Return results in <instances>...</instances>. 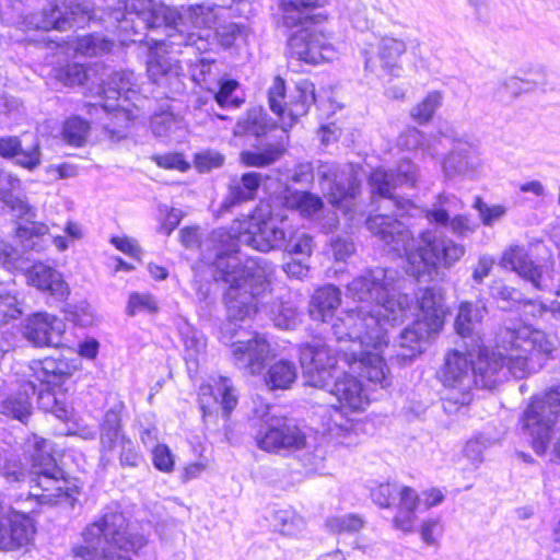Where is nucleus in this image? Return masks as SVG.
Wrapping results in <instances>:
<instances>
[{
	"label": "nucleus",
	"instance_id": "nucleus-46",
	"mask_svg": "<svg viewBox=\"0 0 560 560\" xmlns=\"http://www.w3.org/2000/svg\"><path fill=\"white\" fill-rule=\"evenodd\" d=\"M397 482H384L371 489V498L380 508H389L397 501Z\"/></svg>",
	"mask_w": 560,
	"mask_h": 560
},
{
	"label": "nucleus",
	"instance_id": "nucleus-60",
	"mask_svg": "<svg viewBox=\"0 0 560 560\" xmlns=\"http://www.w3.org/2000/svg\"><path fill=\"white\" fill-rule=\"evenodd\" d=\"M330 248L336 261H347L355 250L354 244L350 238L340 236L331 240Z\"/></svg>",
	"mask_w": 560,
	"mask_h": 560
},
{
	"label": "nucleus",
	"instance_id": "nucleus-10",
	"mask_svg": "<svg viewBox=\"0 0 560 560\" xmlns=\"http://www.w3.org/2000/svg\"><path fill=\"white\" fill-rule=\"evenodd\" d=\"M116 27L126 36V40L137 42L136 36L148 28L167 27L180 30L184 25L183 15L174 8L154 2L153 0H126L124 8L112 12Z\"/></svg>",
	"mask_w": 560,
	"mask_h": 560
},
{
	"label": "nucleus",
	"instance_id": "nucleus-56",
	"mask_svg": "<svg viewBox=\"0 0 560 560\" xmlns=\"http://www.w3.org/2000/svg\"><path fill=\"white\" fill-rule=\"evenodd\" d=\"M58 78L65 85H80L86 80V72L83 66L71 63L59 70Z\"/></svg>",
	"mask_w": 560,
	"mask_h": 560
},
{
	"label": "nucleus",
	"instance_id": "nucleus-27",
	"mask_svg": "<svg viewBox=\"0 0 560 560\" xmlns=\"http://www.w3.org/2000/svg\"><path fill=\"white\" fill-rule=\"evenodd\" d=\"M147 72L153 83L168 88L171 91L178 92L183 86V68L171 57L152 55L147 62Z\"/></svg>",
	"mask_w": 560,
	"mask_h": 560
},
{
	"label": "nucleus",
	"instance_id": "nucleus-44",
	"mask_svg": "<svg viewBox=\"0 0 560 560\" xmlns=\"http://www.w3.org/2000/svg\"><path fill=\"white\" fill-rule=\"evenodd\" d=\"M36 28L40 30H58L65 31L71 27V23L68 18H63L60 9L56 5L45 9L42 18L35 24Z\"/></svg>",
	"mask_w": 560,
	"mask_h": 560
},
{
	"label": "nucleus",
	"instance_id": "nucleus-5",
	"mask_svg": "<svg viewBox=\"0 0 560 560\" xmlns=\"http://www.w3.org/2000/svg\"><path fill=\"white\" fill-rule=\"evenodd\" d=\"M332 332L339 341L349 342L343 352L345 365L380 388L392 384L383 349L388 347L387 328L377 316L362 317L360 312H346L335 320Z\"/></svg>",
	"mask_w": 560,
	"mask_h": 560
},
{
	"label": "nucleus",
	"instance_id": "nucleus-7",
	"mask_svg": "<svg viewBox=\"0 0 560 560\" xmlns=\"http://www.w3.org/2000/svg\"><path fill=\"white\" fill-rule=\"evenodd\" d=\"M31 460L28 495L39 504H54L61 500L73 501L79 493L77 485L66 477L51 454L48 440L33 436L27 451Z\"/></svg>",
	"mask_w": 560,
	"mask_h": 560
},
{
	"label": "nucleus",
	"instance_id": "nucleus-48",
	"mask_svg": "<svg viewBox=\"0 0 560 560\" xmlns=\"http://www.w3.org/2000/svg\"><path fill=\"white\" fill-rule=\"evenodd\" d=\"M228 5L226 1H222V3H211V4H196L188 9V18L191 20V23L195 27H206L209 26L212 21V10L213 7H223Z\"/></svg>",
	"mask_w": 560,
	"mask_h": 560
},
{
	"label": "nucleus",
	"instance_id": "nucleus-51",
	"mask_svg": "<svg viewBox=\"0 0 560 560\" xmlns=\"http://www.w3.org/2000/svg\"><path fill=\"white\" fill-rule=\"evenodd\" d=\"M285 94V83L284 80L280 77H276L268 93L269 106L270 109L280 116L285 124V107L281 105V101L284 98Z\"/></svg>",
	"mask_w": 560,
	"mask_h": 560
},
{
	"label": "nucleus",
	"instance_id": "nucleus-49",
	"mask_svg": "<svg viewBox=\"0 0 560 560\" xmlns=\"http://www.w3.org/2000/svg\"><path fill=\"white\" fill-rule=\"evenodd\" d=\"M23 253L20 248L8 243L0 242V266L5 270L22 268Z\"/></svg>",
	"mask_w": 560,
	"mask_h": 560
},
{
	"label": "nucleus",
	"instance_id": "nucleus-32",
	"mask_svg": "<svg viewBox=\"0 0 560 560\" xmlns=\"http://www.w3.org/2000/svg\"><path fill=\"white\" fill-rule=\"evenodd\" d=\"M325 2L326 0H281L284 25L293 27L312 19L311 11L323 7Z\"/></svg>",
	"mask_w": 560,
	"mask_h": 560
},
{
	"label": "nucleus",
	"instance_id": "nucleus-2",
	"mask_svg": "<svg viewBox=\"0 0 560 560\" xmlns=\"http://www.w3.org/2000/svg\"><path fill=\"white\" fill-rule=\"evenodd\" d=\"M412 282L394 268H369L347 284V296L374 304L377 317L386 326L402 324L419 310V317L405 328L394 345L396 358L405 363L424 351L430 339L443 327L445 306L442 289L427 287L416 294L417 305L408 291Z\"/></svg>",
	"mask_w": 560,
	"mask_h": 560
},
{
	"label": "nucleus",
	"instance_id": "nucleus-41",
	"mask_svg": "<svg viewBox=\"0 0 560 560\" xmlns=\"http://www.w3.org/2000/svg\"><path fill=\"white\" fill-rule=\"evenodd\" d=\"M20 180L0 168V198L4 206L11 210H30L23 200L12 194V189L19 186Z\"/></svg>",
	"mask_w": 560,
	"mask_h": 560
},
{
	"label": "nucleus",
	"instance_id": "nucleus-59",
	"mask_svg": "<svg viewBox=\"0 0 560 560\" xmlns=\"http://www.w3.org/2000/svg\"><path fill=\"white\" fill-rule=\"evenodd\" d=\"M398 508L417 511L422 504V499L410 487L398 483L397 490Z\"/></svg>",
	"mask_w": 560,
	"mask_h": 560
},
{
	"label": "nucleus",
	"instance_id": "nucleus-17",
	"mask_svg": "<svg viewBox=\"0 0 560 560\" xmlns=\"http://www.w3.org/2000/svg\"><path fill=\"white\" fill-rule=\"evenodd\" d=\"M341 304V291L334 284H325L314 291L308 303V314L313 320L320 323H330V330L335 320L346 312H360L362 317L377 316V310L374 304H369L370 310L365 306L349 308L341 311L336 315Z\"/></svg>",
	"mask_w": 560,
	"mask_h": 560
},
{
	"label": "nucleus",
	"instance_id": "nucleus-54",
	"mask_svg": "<svg viewBox=\"0 0 560 560\" xmlns=\"http://www.w3.org/2000/svg\"><path fill=\"white\" fill-rule=\"evenodd\" d=\"M143 460L136 445L127 438L121 439L119 463L121 467L136 468Z\"/></svg>",
	"mask_w": 560,
	"mask_h": 560
},
{
	"label": "nucleus",
	"instance_id": "nucleus-45",
	"mask_svg": "<svg viewBox=\"0 0 560 560\" xmlns=\"http://www.w3.org/2000/svg\"><path fill=\"white\" fill-rule=\"evenodd\" d=\"M492 440L485 434H478L467 441L464 455L474 464L479 465L483 460V452L490 447Z\"/></svg>",
	"mask_w": 560,
	"mask_h": 560
},
{
	"label": "nucleus",
	"instance_id": "nucleus-21",
	"mask_svg": "<svg viewBox=\"0 0 560 560\" xmlns=\"http://www.w3.org/2000/svg\"><path fill=\"white\" fill-rule=\"evenodd\" d=\"M418 179V170L408 160H402L397 165L396 172L384 168L374 170L369 178L372 196L394 199L393 190L402 185L413 186Z\"/></svg>",
	"mask_w": 560,
	"mask_h": 560
},
{
	"label": "nucleus",
	"instance_id": "nucleus-18",
	"mask_svg": "<svg viewBox=\"0 0 560 560\" xmlns=\"http://www.w3.org/2000/svg\"><path fill=\"white\" fill-rule=\"evenodd\" d=\"M406 51L407 45L404 39L389 35L382 36L377 42L376 51H364V69L376 77H381V72L399 77L402 71L399 59Z\"/></svg>",
	"mask_w": 560,
	"mask_h": 560
},
{
	"label": "nucleus",
	"instance_id": "nucleus-14",
	"mask_svg": "<svg viewBox=\"0 0 560 560\" xmlns=\"http://www.w3.org/2000/svg\"><path fill=\"white\" fill-rule=\"evenodd\" d=\"M335 337L336 346L322 339H314L300 349V361L303 368L305 383L313 387H328L330 378L341 370L339 363L345 364L343 352L340 348H348L349 342L339 341Z\"/></svg>",
	"mask_w": 560,
	"mask_h": 560
},
{
	"label": "nucleus",
	"instance_id": "nucleus-52",
	"mask_svg": "<svg viewBox=\"0 0 560 560\" xmlns=\"http://www.w3.org/2000/svg\"><path fill=\"white\" fill-rule=\"evenodd\" d=\"M313 247V237L305 233L295 234L285 243V250L289 254L302 257H310Z\"/></svg>",
	"mask_w": 560,
	"mask_h": 560
},
{
	"label": "nucleus",
	"instance_id": "nucleus-24",
	"mask_svg": "<svg viewBox=\"0 0 560 560\" xmlns=\"http://www.w3.org/2000/svg\"><path fill=\"white\" fill-rule=\"evenodd\" d=\"M30 285L48 294L56 301H62L69 295V287L62 275L55 268L43 262L34 264L26 272Z\"/></svg>",
	"mask_w": 560,
	"mask_h": 560
},
{
	"label": "nucleus",
	"instance_id": "nucleus-29",
	"mask_svg": "<svg viewBox=\"0 0 560 560\" xmlns=\"http://www.w3.org/2000/svg\"><path fill=\"white\" fill-rule=\"evenodd\" d=\"M124 405L120 401L115 402L104 415L100 427L101 462L105 465L108 459L105 453L112 452L116 445L121 444V439L126 438L121 433V411Z\"/></svg>",
	"mask_w": 560,
	"mask_h": 560
},
{
	"label": "nucleus",
	"instance_id": "nucleus-1",
	"mask_svg": "<svg viewBox=\"0 0 560 560\" xmlns=\"http://www.w3.org/2000/svg\"><path fill=\"white\" fill-rule=\"evenodd\" d=\"M287 217L282 212H249L244 220H234L231 228L212 231L202 244L207 262L215 267L217 279L229 283L224 300L228 322L221 327V341L230 345L237 369L256 375L264 368L270 345L258 332H249L240 323L248 322L266 310L262 302L270 289L275 266L262 257H245L240 245L267 253L287 242Z\"/></svg>",
	"mask_w": 560,
	"mask_h": 560
},
{
	"label": "nucleus",
	"instance_id": "nucleus-8",
	"mask_svg": "<svg viewBox=\"0 0 560 560\" xmlns=\"http://www.w3.org/2000/svg\"><path fill=\"white\" fill-rule=\"evenodd\" d=\"M520 423L538 455L545 454L555 439L553 452L560 460V384L535 395L524 409Z\"/></svg>",
	"mask_w": 560,
	"mask_h": 560
},
{
	"label": "nucleus",
	"instance_id": "nucleus-63",
	"mask_svg": "<svg viewBox=\"0 0 560 560\" xmlns=\"http://www.w3.org/2000/svg\"><path fill=\"white\" fill-rule=\"evenodd\" d=\"M363 526L361 517L354 514H348L330 521V527L338 532L354 533Z\"/></svg>",
	"mask_w": 560,
	"mask_h": 560
},
{
	"label": "nucleus",
	"instance_id": "nucleus-39",
	"mask_svg": "<svg viewBox=\"0 0 560 560\" xmlns=\"http://www.w3.org/2000/svg\"><path fill=\"white\" fill-rule=\"evenodd\" d=\"M90 124L79 116L69 117L62 126V139L70 145L82 147L86 142Z\"/></svg>",
	"mask_w": 560,
	"mask_h": 560
},
{
	"label": "nucleus",
	"instance_id": "nucleus-19",
	"mask_svg": "<svg viewBox=\"0 0 560 560\" xmlns=\"http://www.w3.org/2000/svg\"><path fill=\"white\" fill-rule=\"evenodd\" d=\"M65 330L66 324L61 318L46 312H38L26 319L23 336L34 347L57 348L62 343Z\"/></svg>",
	"mask_w": 560,
	"mask_h": 560
},
{
	"label": "nucleus",
	"instance_id": "nucleus-36",
	"mask_svg": "<svg viewBox=\"0 0 560 560\" xmlns=\"http://www.w3.org/2000/svg\"><path fill=\"white\" fill-rule=\"evenodd\" d=\"M114 47V42L100 34H89L79 37L74 45L78 54L88 57H96L108 54Z\"/></svg>",
	"mask_w": 560,
	"mask_h": 560
},
{
	"label": "nucleus",
	"instance_id": "nucleus-4",
	"mask_svg": "<svg viewBox=\"0 0 560 560\" xmlns=\"http://www.w3.org/2000/svg\"><path fill=\"white\" fill-rule=\"evenodd\" d=\"M395 213L370 215L365 224L388 252L406 257V273L415 280L430 281L438 276L440 267L448 268L464 256V246L443 236L438 229L423 231L415 238Z\"/></svg>",
	"mask_w": 560,
	"mask_h": 560
},
{
	"label": "nucleus",
	"instance_id": "nucleus-64",
	"mask_svg": "<svg viewBox=\"0 0 560 560\" xmlns=\"http://www.w3.org/2000/svg\"><path fill=\"white\" fill-rule=\"evenodd\" d=\"M224 156L218 152H205L196 155V166L200 172H209L212 168L222 166Z\"/></svg>",
	"mask_w": 560,
	"mask_h": 560
},
{
	"label": "nucleus",
	"instance_id": "nucleus-37",
	"mask_svg": "<svg viewBox=\"0 0 560 560\" xmlns=\"http://www.w3.org/2000/svg\"><path fill=\"white\" fill-rule=\"evenodd\" d=\"M537 84L517 77H510L499 81L493 92V97L499 102H508L516 98L522 93L533 90Z\"/></svg>",
	"mask_w": 560,
	"mask_h": 560
},
{
	"label": "nucleus",
	"instance_id": "nucleus-38",
	"mask_svg": "<svg viewBox=\"0 0 560 560\" xmlns=\"http://www.w3.org/2000/svg\"><path fill=\"white\" fill-rule=\"evenodd\" d=\"M283 206L289 210H320L322 199L310 191L285 189Z\"/></svg>",
	"mask_w": 560,
	"mask_h": 560
},
{
	"label": "nucleus",
	"instance_id": "nucleus-35",
	"mask_svg": "<svg viewBox=\"0 0 560 560\" xmlns=\"http://www.w3.org/2000/svg\"><path fill=\"white\" fill-rule=\"evenodd\" d=\"M266 114L260 107L250 108L235 125L233 133L236 137H260L267 132Z\"/></svg>",
	"mask_w": 560,
	"mask_h": 560
},
{
	"label": "nucleus",
	"instance_id": "nucleus-33",
	"mask_svg": "<svg viewBox=\"0 0 560 560\" xmlns=\"http://www.w3.org/2000/svg\"><path fill=\"white\" fill-rule=\"evenodd\" d=\"M285 152L281 142L267 143L256 150L242 151L240 161L248 167H266L277 162Z\"/></svg>",
	"mask_w": 560,
	"mask_h": 560
},
{
	"label": "nucleus",
	"instance_id": "nucleus-15",
	"mask_svg": "<svg viewBox=\"0 0 560 560\" xmlns=\"http://www.w3.org/2000/svg\"><path fill=\"white\" fill-rule=\"evenodd\" d=\"M32 377L40 385L36 390L39 409L52 413L58 419H67L68 409L58 397L54 387L65 383L71 375V366L65 359L45 358L32 361L30 364Z\"/></svg>",
	"mask_w": 560,
	"mask_h": 560
},
{
	"label": "nucleus",
	"instance_id": "nucleus-3",
	"mask_svg": "<svg viewBox=\"0 0 560 560\" xmlns=\"http://www.w3.org/2000/svg\"><path fill=\"white\" fill-rule=\"evenodd\" d=\"M497 340L505 353L489 351L481 345L475 347L474 386L492 389L509 375L522 380L539 371L556 349L546 332L521 324L501 328Z\"/></svg>",
	"mask_w": 560,
	"mask_h": 560
},
{
	"label": "nucleus",
	"instance_id": "nucleus-30",
	"mask_svg": "<svg viewBox=\"0 0 560 560\" xmlns=\"http://www.w3.org/2000/svg\"><path fill=\"white\" fill-rule=\"evenodd\" d=\"M483 308L474 306L470 302H463L458 307L455 319V330L462 338H469L471 347L481 345V339L476 332V328L482 318Z\"/></svg>",
	"mask_w": 560,
	"mask_h": 560
},
{
	"label": "nucleus",
	"instance_id": "nucleus-16",
	"mask_svg": "<svg viewBox=\"0 0 560 560\" xmlns=\"http://www.w3.org/2000/svg\"><path fill=\"white\" fill-rule=\"evenodd\" d=\"M135 81L136 78L132 71H119L113 73L104 89V103L101 107L105 112H113V119L117 125V128L109 124L104 125V129L108 132L110 139L125 137V129L128 127L130 118L124 103L130 98V93H135Z\"/></svg>",
	"mask_w": 560,
	"mask_h": 560
},
{
	"label": "nucleus",
	"instance_id": "nucleus-25",
	"mask_svg": "<svg viewBox=\"0 0 560 560\" xmlns=\"http://www.w3.org/2000/svg\"><path fill=\"white\" fill-rule=\"evenodd\" d=\"M36 390L37 385L34 381H22L16 390L7 394L0 400V413L25 423L32 415V398Z\"/></svg>",
	"mask_w": 560,
	"mask_h": 560
},
{
	"label": "nucleus",
	"instance_id": "nucleus-34",
	"mask_svg": "<svg viewBox=\"0 0 560 560\" xmlns=\"http://www.w3.org/2000/svg\"><path fill=\"white\" fill-rule=\"evenodd\" d=\"M315 102V86L308 80H301L296 84V95L285 104V115L290 118L289 126H292L299 117L307 114L308 108Z\"/></svg>",
	"mask_w": 560,
	"mask_h": 560
},
{
	"label": "nucleus",
	"instance_id": "nucleus-62",
	"mask_svg": "<svg viewBox=\"0 0 560 560\" xmlns=\"http://www.w3.org/2000/svg\"><path fill=\"white\" fill-rule=\"evenodd\" d=\"M424 144L423 133L415 127L407 128L398 138V145L406 150H418Z\"/></svg>",
	"mask_w": 560,
	"mask_h": 560
},
{
	"label": "nucleus",
	"instance_id": "nucleus-42",
	"mask_svg": "<svg viewBox=\"0 0 560 560\" xmlns=\"http://www.w3.org/2000/svg\"><path fill=\"white\" fill-rule=\"evenodd\" d=\"M442 95L431 92L427 97L411 109V117L419 124L428 122L441 105Z\"/></svg>",
	"mask_w": 560,
	"mask_h": 560
},
{
	"label": "nucleus",
	"instance_id": "nucleus-20",
	"mask_svg": "<svg viewBox=\"0 0 560 560\" xmlns=\"http://www.w3.org/2000/svg\"><path fill=\"white\" fill-rule=\"evenodd\" d=\"M288 46L292 57L313 65L331 60L335 55L332 46L326 43L325 36L310 28L295 32L289 38Z\"/></svg>",
	"mask_w": 560,
	"mask_h": 560
},
{
	"label": "nucleus",
	"instance_id": "nucleus-13",
	"mask_svg": "<svg viewBox=\"0 0 560 560\" xmlns=\"http://www.w3.org/2000/svg\"><path fill=\"white\" fill-rule=\"evenodd\" d=\"M254 423L257 446L269 453L282 450H300L305 445V434L294 420L276 413L275 407L265 406Z\"/></svg>",
	"mask_w": 560,
	"mask_h": 560
},
{
	"label": "nucleus",
	"instance_id": "nucleus-12",
	"mask_svg": "<svg viewBox=\"0 0 560 560\" xmlns=\"http://www.w3.org/2000/svg\"><path fill=\"white\" fill-rule=\"evenodd\" d=\"M466 350L467 353L459 350L450 351L441 370V380L445 386L443 408L447 413L467 406L472 399L475 347L467 346Z\"/></svg>",
	"mask_w": 560,
	"mask_h": 560
},
{
	"label": "nucleus",
	"instance_id": "nucleus-9",
	"mask_svg": "<svg viewBox=\"0 0 560 560\" xmlns=\"http://www.w3.org/2000/svg\"><path fill=\"white\" fill-rule=\"evenodd\" d=\"M334 395L340 406H330L327 409L325 432L338 440L339 444L350 445L353 432V422L346 416L345 409L358 411L369 404V396L360 380L340 370L330 378L328 387H320Z\"/></svg>",
	"mask_w": 560,
	"mask_h": 560
},
{
	"label": "nucleus",
	"instance_id": "nucleus-26",
	"mask_svg": "<svg viewBox=\"0 0 560 560\" xmlns=\"http://www.w3.org/2000/svg\"><path fill=\"white\" fill-rule=\"evenodd\" d=\"M481 166L477 147L459 142L445 158L443 170L447 177L472 176Z\"/></svg>",
	"mask_w": 560,
	"mask_h": 560
},
{
	"label": "nucleus",
	"instance_id": "nucleus-61",
	"mask_svg": "<svg viewBox=\"0 0 560 560\" xmlns=\"http://www.w3.org/2000/svg\"><path fill=\"white\" fill-rule=\"evenodd\" d=\"M152 160L161 167L168 170H177L180 172H186L189 170L190 165L183 159V155L179 153H166L162 155H154Z\"/></svg>",
	"mask_w": 560,
	"mask_h": 560
},
{
	"label": "nucleus",
	"instance_id": "nucleus-47",
	"mask_svg": "<svg viewBox=\"0 0 560 560\" xmlns=\"http://www.w3.org/2000/svg\"><path fill=\"white\" fill-rule=\"evenodd\" d=\"M238 83L235 80H228L221 83L220 90L215 93L214 100L222 108H240L244 100L233 96Z\"/></svg>",
	"mask_w": 560,
	"mask_h": 560
},
{
	"label": "nucleus",
	"instance_id": "nucleus-53",
	"mask_svg": "<svg viewBox=\"0 0 560 560\" xmlns=\"http://www.w3.org/2000/svg\"><path fill=\"white\" fill-rule=\"evenodd\" d=\"M272 320L275 326L281 329H293L299 323V313L295 307L289 304L281 303L278 306L277 314H273Z\"/></svg>",
	"mask_w": 560,
	"mask_h": 560
},
{
	"label": "nucleus",
	"instance_id": "nucleus-55",
	"mask_svg": "<svg viewBox=\"0 0 560 560\" xmlns=\"http://www.w3.org/2000/svg\"><path fill=\"white\" fill-rule=\"evenodd\" d=\"M0 475H2L8 482H20L24 480L25 472L22 464L16 460L7 459L4 454L0 451Z\"/></svg>",
	"mask_w": 560,
	"mask_h": 560
},
{
	"label": "nucleus",
	"instance_id": "nucleus-58",
	"mask_svg": "<svg viewBox=\"0 0 560 560\" xmlns=\"http://www.w3.org/2000/svg\"><path fill=\"white\" fill-rule=\"evenodd\" d=\"M153 465L163 472H170L174 468V458L171 450L164 444H158L153 451Z\"/></svg>",
	"mask_w": 560,
	"mask_h": 560
},
{
	"label": "nucleus",
	"instance_id": "nucleus-22",
	"mask_svg": "<svg viewBox=\"0 0 560 560\" xmlns=\"http://www.w3.org/2000/svg\"><path fill=\"white\" fill-rule=\"evenodd\" d=\"M15 237L23 250L42 252L49 242L59 252H65L69 247L67 236H50L48 235V226L45 223L36 222L25 217H21L16 222Z\"/></svg>",
	"mask_w": 560,
	"mask_h": 560
},
{
	"label": "nucleus",
	"instance_id": "nucleus-28",
	"mask_svg": "<svg viewBox=\"0 0 560 560\" xmlns=\"http://www.w3.org/2000/svg\"><path fill=\"white\" fill-rule=\"evenodd\" d=\"M0 156L14 160V163L28 171H33L40 165L42 152L38 141L24 148L19 137L8 136L0 138Z\"/></svg>",
	"mask_w": 560,
	"mask_h": 560
},
{
	"label": "nucleus",
	"instance_id": "nucleus-6",
	"mask_svg": "<svg viewBox=\"0 0 560 560\" xmlns=\"http://www.w3.org/2000/svg\"><path fill=\"white\" fill-rule=\"evenodd\" d=\"M128 524L120 506L107 505L101 516L83 532L84 546L75 555L85 560H131L129 553H137L144 546L141 536L127 532Z\"/></svg>",
	"mask_w": 560,
	"mask_h": 560
},
{
	"label": "nucleus",
	"instance_id": "nucleus-57",
	"mask_svg": "<svg viewBox=\"0 0 560 560\" xmlns=\"http://www.w3.org/2000/svg\"><path fill=\"white\" fill-rule=\"evenodd\" d=\"M490 295L497 301L506 303H520L523 296L518 290L506 285L502 281L493 282V284L490 287Z\"/></svg>",
	"mask_w": 560,
	"mask_h": 560
},
{
	"label": "nucleus",
	"instance_id": "nucleus-11",
	"mask_svg": "<svg viewBox=\"0 0 560 560\" xmlns=\"http://www.w3.org/2000/svg\"><path fill=\"white\" fill-rule=\"evenodd\" d=\"M500 266L504 269L515 271L525 281L532 283L535 289L541 291H555L559 300L546 304L544 302L528 301L524 304L525 314L534 317H544L550 313L555 318L560 319V283L556 284L549 273L548 266L534 264L528 257V252L520 245H511L501 257Z\"/></svg>",
	"mask_w": 560,
	"mask_h": 560
},
{
	"label": "nucleus",
	"instance_id": "nucleus-50",
	"mask_svg": "<svg viewBox=\"0 0 560 560\" xmlns=\"http://www.w3.org/2000/svg\"><path fill=\"white\" fill-rule=\"evenodd\" d=\"M355 189L357 187L351 178H348L347 185H343L339 182L329 183V191L327 197L334 207H340L343 206V200L354 197Z\"/></svg>",
	"mask_w": 560,
	"mask_h": 560
},
{
	"label": "nucleus",
	"instance_id": "nucleus-40",
	"mask_svg": "<svg viewBox=\"0 0 560 560\" xmlns=\"http://www.w3.org/2000/svg\"><path fill=\"white\" fill-rule=\"evenodd\" d=\"M271 525L275 530L283 535L293 536L302 530L304 522L292 510L281 509L273 511Z\"/></svg>",
	"mask_w": 560,
	"mask_h": 560
},
{
	"label": "nucleus",
	"instance_id": "nucleus-43",
	"mask_svg": "<svg viewBox=\"0 0 560 560\" xmlns=\"http://www.w3.org/2000/svg\"><path fill=\"white\" fill-rule=\"evenodd\" d=\"M158 311V304L153 295L149 293L133 292L129 295L126 313L136 316L139 313L153 314Z\"/></svg>",
	"mask_w": 560,
	"mask_h": 560
},
{
	"label": "nucleus",
	"instance_id": "nucleus-31",
	"mask_svg": "<svg viewBox=\"0 0 560 560\" xmlns=\"http://www.w3.org/2000/svg\"><path fill=\"white\" fill-rule=\"evenodd\" d=\"M298 378V366L294 362L281 359L272 363L266 374V386L271 390L289 389Z\"/></svg>",
	"mask_w": 560,
	"mask_h": 560
},
{
	"label": "nucleus",
	"instance_id": "nucleus-23",
	"mask_svg": "<svg viewBox=\"0 0 560 560\" xmlns=\"http://www.w3.org/2000/svg\"><path fill=\"white\" fill-rule=\"evenodd\" d=\"M207 395L211 396L215 404L220 406L225 419H229L238 402L237 389L230 377L224 375L211 376L209 383L200 387V408L205 420L211 415V410L205 404Z\"/></svg>",
	"mask_w": 560,
	"mask_h": 560
}]
</instances>
